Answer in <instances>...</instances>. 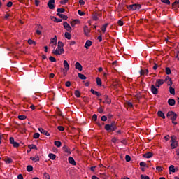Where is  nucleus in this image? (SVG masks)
Segmentation results:
<instances>
[{
	"instance_id": "1",
	"label": "nucleus",
	"mask_w": 179,
	"mask_h": 179,
	"mask_svg": "<svg viewBox=\"0 0 179 179\" xmlns=\"http://www.w3.org/2000/svg\"><path fill=\"white\" fill-rule=\"evenodd\" d=\"M64 52V43L59 41L57 43V48L55 50L52 51V54L55 55H61Z\"/></svg>"
},
{
	"instance_id": "2",
	"label": "nucleus",
	"mask_w": 179,
	"mask_h": 179,
	"mask_svg": "<svg viewBox=\"0 0 179 179\" xmlns=\"http://www.w3.org/2000/svg\"><path fill=\"white\" fill-rule=\"evenodd\" d=\"M106 131L108 132H113L117 129V126L115 125V122H113L110 124L105 125Z\"/></svg>"
},
{
	"instance_id": "3",
	"label": "nucleus",
	"mask_w": 179,
	"mask_h": 179,
	"mask_svg": "<svg viewBox=\"0 0 179 179\" xmlns=\"http://www.w3.org/2000/svg\"><path fill=\"white\" fill-rule=\"evenodd\" d=\"M166 117L171 118L172 121L177 120V114L174 111H169L166 114Z\"/></svg>"
},
{
	"instance_id": "4",
	"label": "nucleus",
	"mask_w": 179,
	"mask_h": 179,
	"mask_svg": "<svg viewBox=\"0 0 179 179\" xmlns=\"http://www.w3.org/2000/svg\"><path fill=\"white\" fill-rule=\"evenodd\" d=\"M55 0H49L48 3V6L49 9H55Z\"/></svg>"
},
{
	"instance_id": "5",
	"label": "nucleus",
	"mask_w": 179,
	"mask_h": 179,
	"mask_svg": "<svg viewBox=\"0 0 179 179\" xmlns=\"http://www.w3.org/2000/svg\"><path fill=\"white\" fill-rule=\"evenodd\" d=\"M164 80L163 79H157L155 83V87H160L162 85H164Z\"/></svg>"
},
{
	"instance_id": "6",
	"label": "nucleus",
	"mask_w": 179,
	"mask_h": 179,
	"mask_svg": "<svg viewBox=\"0 0 179 179\" xmlns=\"http://www.w3.org/2000/svg\"><path fill=\"white\" fill-rule=\"evenodd\" d=\"M64 68L62 69V72H64V71H69V64H68V61L64 60L63 62Z\"/></svg>"
},
{
	"instance_id": "7",
	"label": "nucleus",
	"mask_w": 179,
	"mask_h": 179,
	"mask_svg": "<svg viewBox=\"0 0 179 179\" xmlns=\"http://www.w3.org/2000/svg\"><path fill=\"white\" fill-rule=\"evenodd\" d=\"M63 26L67 31H72V27H71V25L68 22H64Z\"/></svg>"
},
{
	"instance_id": "8",
	"label": "nucleus",
	"mask_w": 179,
	"mask_h": 179,
	"mask_svg": "<svg viewBox=\"0 0 179 179\" xmlns=\"http://www.w3.org/2000/svg\"><path fill=\"white\" fill-rule=\"evenodd\" d=\"M151 92L153 94H157V93H159V90L152 85H151Z\"/></svg>"
},
{
	"instance_id": "9",
	"label": "nucleus",
	"mask_w": 179,
	"mask_h": 179,
	"mask_svg": "<svg viewBox=\"0 0 179 179\" xmlns=\"http://www.w3.org/2000/svg\"><path fill=\"white\" fill-rule=\"evenodd\" d=\"M38 131L41 132V134H43V135H45L46 136H50V133H48V131H47L41 127L38 129Z\"/></svg>"
},
{
	"instance_id": "10",
	"label": "nucleus",
	"mask_w": 179,
	"mask_h": 179,
	"mask_svg": "<svg viewBox=\"0 0 179 179\" xmlns=\"http://www.w3.org/2000/svg\"><path fill=\"white\" fill-rule=\"evenodd\" d=\"M164 82H166L168 86L171 87V85H173V81L171 80V78L169 76H167Z\"/></svg>"
},
{
	"instance_id": "11",
	"label": "nucleus",
	"mask_w": 179,
	"mask_h": 179,
	"mask_svg": "<svg viewBox=\"0 0 179 179\" xmlns=\"http://www.w3.org/2000/svg\"><path fill=\"white\" fill-rule=\"evenodd\" d=\"M90 33V29H89V27L87 26L84 27V34L88 37L89 34Z\"/></svg>"
},
{
	"instance_id": "12",
	"label": "nucleus",
	"mask_w": 179,
	"mask_h": 179,
	"mask_svg": "<svg viewBox=\"0 0 179 179\" xmlns=\"http://www.w3.org/2000/svg\"><path fill=\"white\" fill-rule=\"evenodd\" d=\"M153 157V153L149 152L143 155V157H145V159H150V157Z\"/></svg>"
},
{
	"instance_id": "13",
	"label": "nucleus",
	"mask_w": 179,
	"mask_h": 179,
	"mask_svg": "<svg viewBox=\"0 0 179 179\" xmlns=\"http://www.w3.org/2000/svg\"><path fill=\"white\" fill-rule=\"evenodd\" d=\"M69 163L73 166H76V162H75V159L72 157H69Z\"/></svg>"
},
{
	"instance_id": "14",
	"label": "nucleus",
	"mask_w": 179,
	"mask_h": 179,
	"mask_svg": "<svg viewBox=\"0 0 179 179\" xmlns=\"http://www.w3.org/2000/svg\"><path fill=\"white\" fill-rule=\"evenodd\" d=\"M51 44L57 45V36H55L54 38L50 39V45H51Z\"/></svg>"
},
{
	"instance_id": "15",
	"label": "nucleus",
	"mask_w": 179,
	"mask_h": 179,
	"mask_svg": "<svg viewBox=\"0 0 179 179\" xmlns=\"http://www.w3.org/2000/svg\"><path fill=\"white\" fill-rule=\"evenodd\" d=\"M75 66H76V69H78L80 71V72H81V71L83 68L82 66V64H80V63H79L78 62L76 63Z\"/></svg>"
},
{
	"instance_id": "16",
	"label": "nucleus",
	"mask_w": 179,
	"mask_h": 179,
	"mask_svg": "<svg viewBox=\"0 0 179 179\" xmlns=\"http://www.w3.org/2000/svg\"><path fill=\"white\" fill-rule=\"evenodd\" d=\"M168 104L171 106H176V100L174 99H169L168 100Z\"/></svg>"
},
{
	"instance_id": "17",
	"label": "nucleus",
	"mask_w": 179,
	"mask_h": 179,
	"mask_svg": "<svg viewBox=\"0 0 179 179\" xmlns=\"http://www.w3.org/2000/svg\"><path fill=\"white\" fill-rule=\"evenodd\" d=\"M57 15L59 16V17H60L61 19H64V20H68V16H66L64 14H61L59 13H57Z\"/></svg>"
},
{
	"instance_id": "18",
	"label": "nucleus",
	"mask_w": 179,
	"mask_h": 179,
	"mask_svg": "<svg viewBox=\"0 0 179 179\" xmlns=\"http://www.w3.org/2000/svg\"><path fill=\"white\" fill-rule=\"evenodd\" d=\"M177 170H178V169L174 168L173 165H171L169 168V171H171V173H176V171H177Z\"/></svg>"
},
{
	"instance_id": "19",
	"label": "nucleus",
	"mask_w": 179,
	"mask_h": 179,
	"mask_svg": "<svg viewBox=\"0 0 179 179\" xmlns=\"http://www.w3.org/2000/svg\"><path fill=\"white\" fill-rule=\"evenodd\" d=\"M91 93H92V94H94L95 96H97V97H100L101 96V94H100L97 91H95L94 89H91Z\"/></svg>"
},
{
	"instance_id": "20",
	"label": "nucleus",
	"mask_w": 179,
	"mask_h": 179,
	"mask_svg": "<svg viewBox=\"0 0 179 179\" xmlns=\"http://www.w3.org/2000/svg\"><path fill=\"white\" fill-rule=\"evenodd\" d=\"M141 5L140 4H133V8L132 10H139L141 9Z\"/></svg>"
},
{
	"instance_id": "21",
	"label": "nucleus",
	"mask_w": 179,
	"mask_h": 179,
	"mask_svg": "<svg viewBox=\"0 0 179 179\" xmlns=\"http://www.w3.org/2000/svg\"><path fill=\"white\" fill-rule=\"evenodd\" d=\"M92 46V42L90 40H87L85 43V47L87 50H88L89 47Z\"/></svg>"
},
{
	"instance_id": "22",
	"label": "nucleus",
	"mask_w": 179,
	"mask_h": 179,
	"mask_svg": "<svg viewBox=\"0 0 179 179\" xmlns=\"http://www.w3.org/2000/svg\"><path fill=\"white\" fill-rule=\"evenodd\" d=\"M158 116L160 117L161 118H163L164 120L166 118V116L164 115V113L162 112L161 110H159L157 112Z\"/></svg>"
},
{
	"instance_id": "23",
	"label": "nucleus",
	"mask_w": 179,
	"mask_h": 179,
	"mask_svg": "<svg viewBox=\"0 0 179 179\" xmlns=\"http://www.w3.org/2000/svg\"><path fill=\"white\" fill-rule=\"evenodd\" d=\"M51 19L53 22H56L57 23H61V22H62V19H58L56 17H52Z\"/></svg>"
},
{
	"instance_id": "24",
	"label": "nucleus",
	"mask_w": 179,
	"mask_h": 179,
	"mask_svg": "<svg viewBox=\"0 0 179 179\" xmlns=\"http://www.w3.org/2000/svg\"><path fill=\"white\" fill-rule=\"evenodd\" d=\"M179 8V0H176L172 3V8Z\"/></svg>"
},
{
	"instance_id": "25",
	"label": "nucleus",
	"mask_w": 179,
	"mask_h": 179,
	"mask_svg": "<svg viewBox=\"0 0 179 179\" xmlns=\"http://www.w3.org/2000/svg\"><path fill=\"white\" fill-rule=\"evenodd\" d=\"M78 78L80 79H81L82 80H86V79H87V78H86V76L80 73H78Z\"/></svg>"
},
{
	"instance_id": "26",
	"label": "nucleus",
	"mask_w": 179,
	"mask_h": 179,
	"mask_svg": "<svg viewBox=\"0 0 179 179\" xmlns=\"http://www.w3.org/2000/svg\"><path fill=\"white\" fill-rule=\"evenodd\" d=\"M169 93L174 96L176 94V90L173 87H169Z\"/></svg>"
},
{
	"instance_id": "27",
	"label": "nucleus",
	"mask_w": 179,
	"mask_h": 179,
	"mask_svg": "<svg viewBox=\"0 0 179 179\" xmlns=\"http://www.w3.org/2000/svg\"><path fill=\"white\" fill-rule=\"evenodd\" d=\"M104 99L106 100V103H107L108 104H110L111 103V99L108 98V96L105 95Z\"/></svg>"
},
{
	"instance_id": "28",
	"label": "nucleus",
	"mask_w": 179,
	"mask_h": 179,
	"mask_svg": "<svg viewBox=\"0 0 179 179\" xmlns=\"http://www.w3.org/2000/svg\"><path fill=\"white\" fill-rule=\"evenodd\" d=\"M48 156H49V158L51 159V160H55V158L57 157V155L52 153H50Z\"/></svg>"
},
{
	"instance_id": "29",
	"label": "nucleus",
	"mask_w": 179,
	"mask_h": 179,
	"mask_svg": "<svg viewBox=\"0 0 179 179\" xmlns=\"http://www.w3.org/2000/svg\"><path fill=\"white\" fill-rule=\"evenodd\" d=\"M78 22H79V20H74L71 22V26H72V27H75L76 24H77Z\"/></svg>"
},
{
	"instance_id": "30",
	"label": "nucleus",
	"mask_w": 179,
	"mask_h": 179,
	"mask_svg": "<svg viewBox=\"0 0 179 179\" xmlns=\"http://www.w3.org/2000/svg\"><path fill=\"white\" fill-rule=\"evenodd\" d=\"M61 145H62L61 141H55V145L57 146V148H61Z\"/></svg>"
},
{
	"instance_id": "31",
	"label": "nucleus",
	"mask_w": 179,
	"mask_h": 179,
	"mask_svg": "<svg viewBox=\"0 0 179 179\" xmlns=\"http://www.w3.org/2000/svg\"><path fill=\"white\" fill-rule=\"evenodd\" d=\"M64 37L66 38H67V40H71V34L69 32H65L64 33Z\"/></svg>"
},
{
	"instance_id": "32",
	"label": "nucleus",
	"mask_w": 179,
	"mask_h": 179,
	"mask_svg": "<svg viewBox=\"0 0 179 179\" xmlns=\"http://www.w3.org/2000/svg\"><path fill=\"white\" fill-rule=\"evenodd\" d=\"M171 149H176L177 148V141L172 142L171 144Z\"/></svg>"
},
{
	"instance_id": "33",
	"label": "nucleus",
	"mask_w": 179,
	"mask_h": 179,
	"mask_svg": "<svg viewBox=\"0 0 179 179\" xmlns=\"http://www.w3.org/2000/svg\"><path fill=\"white\" fill-rule=\"evenodd\" d=\"M27 171H28L29 173H30V171H33V166L28 165L27 166Z\"/></svg>"
},
{
	"instance_id": "34",
	"label": "nucleus",
	"mask_w": 179,
	"mask_h": 179,
	"mask_svg": "<svg viewBox=\"0 0 179 179\" xmlns=\"http://www.w3.org/2000/svg\"><path fill=\"white\" fill-rule=\"evenodd\" d=\"M30 159L34 162H38L40 160V158L38 157V156H36V157H31Z\"/></svg>"
},
{
	"instance_id": "35",
	"label": "nucleus",
	"mask_w": 179,
	"mask_h": 179,
	"mask_svg": "<svg viewBox=\"0 0 179 179\" xmlns=\"http://www.w3.org/2000/svg\"><path fill=\"white\" fill-rule=\"evenodd\" d=\"M108 26V23L105 24L102 26V31L103 33H106V29H107V27Z\"/></svg>"
},
{
	"instance_id": "36",
	"label": "nucleus",
	"mask_w": 179,
	"mask_h": 179,
	"mask_svg": "<svg viewBox=\"0 0 179 179\" xmlns=\"http://www.w3.org/2000/svg\"><path fill=\"white\" fill-rule=\"evenodd\" d=\"M96 84L98 86H101V79L99 77L96 78Z\"/></svg>"
},
{
	"instance_id": "37",
	"label": "nucleus",
	"mask_w": 179,
	"mask_h": 179,
	"mask_svg": "<svg viewBox=\"0 0 179 179\" xmlns=\"http://www.w3.org/2000/svg\"><path fill=\"white\" fill-rule=\"evenodd\" d=\"M97 16H99V14H97V13L93 14V15H92L93 20H95V21L98 20L99 17Z\"/></svg>"
},
{
	"instance_id": "38",
	"label": "nucleus",
	"mask_w": 179,
	"mask_h": 179,
	"mask_svg": "<svg viewBox=\"0 0 179 179\" xmlns=\"http://www.w3.org/2000/svg\"><path fill=\"white\" fill-rule=\"evenodd\" d=\"M165 71H166V75H170V74H171V70L170 69V68L166 67V68L165 69Z\"/></svg>"
},
{
	"instance_id": "39",
	"label": "nucleus",
	"mask_w": 179,
	"mask_h": 179,
	"mask_svg": "<svg viewBox=\"0 0 179 179\" xmlns=\"http://www.w3.org/2000/svg\"><path fill=\"white\" fill-rule=\"evenodd\" d=\"M171 142H177V137H176V136H171Z\"/></svg>"
},
{
	"instance_id": "40",
	"label": "nucleus",
	"mask_w": 179,
	"mask_h": 179,
	"mask_svg": "<svg viewBox=\"0 0 179 179\" xmlns=\"http://www.w3.org/2000/svg\"><path fill=\"white\" fill-rule=\"evenodd\" d=\"M74 94L76 97H80V92L79 90H76Z\"/></svg>"
},
{
	"instance_id": "41",
	"label": "nucleus",
	"mask_w": 179,
	"mask_h": 179,
	"mask_svg": "<svg viewBox=\"0 0 179 179\" xmlns=\"http://www.w3.org/2000/svg\"><path fill=\"white\" fill-rule=\"evenodd\" d=\"M161 2H162V3H165L166 5H170V0H161Z\"/></svg>"
},
{
	"instance_id": "42",
	"label": "nucleus",
	"mask_w": 179,
	"mask_h": 179,
	"mask_svg": "<svg viewBox=\"0 0 179 179\" xmlns=\"http://www.w3.org/2000/svg\"><path fill=\"white\" fill-rule=\"evenodd\" d=\"M28 148H29V149H36V150H37V146L36 145H29V146H28Z\"/></svg>"
},
{
	"instance_id": "43",
	"label": "nucleus",
	"mask_w": 179,
	"mask_h": 179,
	"mask_svg": "<svg viewBox=\"0 0 179 179\" xmlns=\"http://www.w3.org/2000/svg\"><path fill=\"white\" fill-rule=\"evenodd\" d=\"M57 12H58L57 13H64V12H65V9L64 8H57Z\"/></svg>"
},
{
	"instance_id": "44",
	"label": "nucleus",
	"mask_w": 179,
	"mask_h": 179,
	"mask_svg": "<svg viewBox=\"0 0 179 179\" xmlns=\"http://www.w3.org/2000/svg\"><path fill=\"white\" fill-rule=\"evenodd\" d=\"M40 138V134L39 133H35L34 134V139H38Z\"/></svg>"
},
{
	"instance_id": "45",
	"label": "nucleus",
	"mask_w": 179,
	"mask_h": 179,
	"mask_svg": "<svg viewBox=\"0 0 179 179\" xmlns=\"http://www.w3.org/2000/svg\"><path fill=\"white\" fill-rule=\"evenodd\" d=\"M49 59L52 62H57V59H55V57L50 56L49 57Z\"/></svg>"
},
{
	"instance_id": "46",
	"label": "nucleus",
	"mask_w": 179,
	"mask_h": 179,
	"mask_svg": "<svg viewBox=\"0 0 179 179\" xmlns=\"http://www.w3.org/2000/svg\"><path fill=\"white\" fill-rule=\"evenodd\" d=\"M26 118H27V117L26 116V115H19L18 116V119L19 120H26Z\"/></svg>"
},
{
	"instance_id": "47",
	"label": "nucleus",
	"mask_w": 179,
	"mask_h": 179,
	"mask_svg": "<svg viewBox=\"0 0 179 179\" xmlns=\"http://www.w3.org/2000/svg\"><path fill=\"white\" fill-rule=\"evenodd\" d=\"M63 150L66 153H71V152L69 151V150L68 149V148L66 146H64L63 147Z\"/></svg>"
},
{
	"instance_id": "48",
	"label": "nucleus",
	"mask_w": 179,
	"mask_h": 179,
	"mask_svg": "<svg viewBox=\"0 0 179 179\" xmlns=\"http://www.w3.org/2000/svg\"><path fill=\"white\" fill-rule=\"evenodd\" d=\"M28 43H29V45L34 44V45H36V41H33V40H31V39H29V40H28Z\"/></svg>"
},
{
	"instance_id": "49",
	"label": "nucleus",
	"mask_w": 179,
	"mask_h": 179,
	"mask_svg": "<svg viewBox=\"0 0 179 179\" xmlns=\"http://www.w3.org/2000/svg\"><path fill=\"white\" fill-rule=\"evenodd\" d=\"M141 179H150V178H149V176H145V175H141Z\"/></svg>"
},
{
	"instance_id": "50",
	"label": "nucleus",
	"mask_w": 179,
	"mask_h": 179,
	"mask_svg": "<svg viewBox=\"0 0 179 179\" xmlns=\"http://www.w3.org/2000/svg\"><path fill=\"white\" fill-rule=\"evenodd\" d=\"M125 160H126V162H131V156L126 155L125 156Z\"/></svg>"
},
{
	"instance_id": "51",
	"label": "nucleus",
	"mask_w": 179,
	"mask_h": 179,
	"mask_svg": "<svg viewBox=\"0 0 179 179\" xmlns=\"http://www.w3.org/2000/svg\"><path fill=\"white\" fill-rule=\"evenodd\" d=\"M14 143H15V138H14L13 137H10V143L11 145H13Z\"/></svg>"
},
{
	"instance_id": "52",
	"label": "nucleus",
	"mask_w": 179,
	"mask_h": 179,
	"mask_svg": "<svg viewBox=\"0 0 179 179\" xmlns=\"http://www.w3.org/2000/svg\"><path fill=\"white\" fill-rule=\"evenodd\" d=\"M13 146L14 148H19V146H20V145L19 144V143L15 142V143L13 144Z\"/></svg>"
},
{
	"instance_id": "53",
	"label": "nucleus",
	"mask_w": 179,
	"mask_h": 179,
	"mask_svg": "<svg viewBox=\"0 0 179 179\" xmlns=\"http://www.w3.org/2000/svg\"><path fill=\"white\" fill-rule=\"evenodd\" d=\"M140 166H141V167H149L146 165V163H145V162H141Z\"/></svg>"
},
{
	"instance_id": "54",
	"label": "nucleus",
	"mask_w": 179,
	"mask_h": 179,
	"mask_svg": "<svg viewBox=\"0 0 179 179\" xmlns=\"http://www.w3.org/2000/svg\"><path fill=\"white\" fill-rule=\"evenodd\" d=\"M13 5V3H12V1H9L8 3H7V7L8 8H12V6Z\"/></svg>"
},
{
	"instance_id": "55",
	"label": "nucleus",
	"mask_w": 179,
	"mask_h": 179,
	"mask_svg": "<svg viewBox=\"0 0 179 179\" xmlns=\"http://www.w3.org/2000/svg\"><path fill=\"white\" fill-rule=\"evenodd\" d=\"M78 15H80V16H83V15H85V13L82 12V10H78Z\"/></svg>"
},
{
	"instance_id": "56",
	"label": "nucleus",
	"mask_w": 179,
	"mask_h": 179,
	"mask_svg": "<svg viewBox=\"0 0 179 179\" xmlns=\"http://www.w3.org/2000/svg\"><path fill=\"white\" fill-rule=\"evenodd\" d=\"M101 121H107V116L103 115L101 117Z\"/></svg>"
},
{
	"instance_id": "57",
	"label": "nucleus",
	"mask_w": 179,
	"mask_h": 179,
	"mask_svg": "<svg viewBox=\"0 0 179 179\" xmlns=\"http://www.w3.org/2000/svg\"><path fill=\"white\" fill-rule=\"evenodd\" d=\"M92 120L94 121H97V115H96V114L93 115Z\"/></svg>"
},
{
	"instance_id": "58",
	"label": "nucleus",
	"mask_w": 179,
	"mask_h": 179,
	"mask_svg": "<svg viewBox=\"0 0 179 179\" xmlns=\"http://www.w3.org/2000/svg\"><path fill=\"white\" fill-rule=\"evenodd\" d=\"M36 29H38V30H43V26L37 24Z\"/></svg>"
},
{
	"instance_id": "59",
	"label": "nucleus",
	"mask_w": 179,
	"mask_h": 179,
	"mask_svg": "<svg viewBox=\"0 0 179 179\" xmlns=\"http://www.w3.org/2000/svg\"><path fill=\"white\" fill-rule=\"evenodd\" d=\"M65 85H66V87H71V82L70 81H66Z\"/></svg>"
},
{
	"instance_id": "60",
	"label": "nucleus",
	"mask_w": 179,
	"mask_h": 179,
	"mask_svg": "<svg viewBox=\"0 0 179 179\" xmlns=\"http://www.w3.org/2000/svg\"><path fill=\"white\" fill-rule=\"evenodd\" d=\"M156 170L158 171H163V169H162V166H157Z\"/></svg>"
},
{
	"instance_id": "61",
	"label": "nucleus",
	"mask_w": 179,
	"mask_h": 179,
	"mask_svg": "<svg viewBox=\"0 0 179 179\" xmlns=\"http://www.w3.org/2000/svg\"><path fill=\"white\" fill-rule=\"evenodd\" d=\"M145 70L141 69V70L140 71V74H141V76H143V75H145Z\"/></svg>"
},
{
	"instance_id": "62",
	"label": "nucleus",
	"mask_w": 179,
	"mask_h": 179,
	"mask_svg": "<svg viewBox=\"0 0 179 179\" xmlns=\"http://www.w3.org/2000/svg\"><path fill=\"white\" fill-rule=\"evenodd\" d=\"M6 163L7 164H10V163H12V159L10 158H8L7 160H6Z\"/></svg>"
},
{
	"instance_id": "63",
	"label": "nucleus",
	"mask_w": 179,
	"mask_h": 179,
	"mask_svg": "<svg viewBox=\"0 0 179 179\" xmlns=\"http://www.w3.org/2000/svg\"><path fill=\"white\" fill-rule=\"evenodd\" d=\"M57 129H59V131H64V127H62V126H59V127H57Z\"/></svg>"
},
{
	"instance_id": "64",
	"label": "nucleus",
	"mask_w": 179,
	"mask_h": 179,
	"mask_svg": "<svg viewBox=\"0 0 179 179\" xmlns=\"http://www.w3.org/2000/svg\"><path fill=\"white\" fill-rule=\"evenodd\" d=\"M17 179H23V175L19 174V175L17 176Z\"/></svg>"
}]
</instances>
